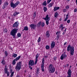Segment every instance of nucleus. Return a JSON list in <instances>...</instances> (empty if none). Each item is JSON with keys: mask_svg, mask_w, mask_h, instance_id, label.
Instances as JSON below:
<instances>
[{"mask_svg": "<svg viewBox=\"0 0 77 77\" xmlns=\"http://www.w3.org/2000/svg\"><path fill=\"white\" fill-rule=\"evenodd\" d=\"M41 26L42 27H44V26H45V24H44V23H42L41 24Z\"/></svg>", "mask_w": 77, "mask_h": 77, "instance_id": "37998d69", "label": "nucleus"}, {"mask_svg": "<svg viewBox=\"0 0 77 77\" xmlns=\"http://www.w3.org/2000/svg\"><path fill=\"white\" fill-rule=\"evenodd\" d=\"M51 0H48L47 1V4H48L50 3V2H51Z\"/></svg>", "mask_w": 77, "mask_h": 77, "instance_id": "58836bf2", "label": "nucleus"}, {"mask_svg": "<svg viewBox=\"0 0 77 77\" xmlns=\"http://www.w3.org/2000/svg\"><path fill=\"white\" fill-rule=\"evenodd\" d=\"M17 56V54H15L13 55L14 57H16Z\"/></svg>", "mask_w": 77, "mask_h": 77, "instance_id": "79ce46f5", "label": "nucleus"}, {"mask_svg": "<svg viewBox=\"0 0 77 77\" xmlns=\"http://www.w3.org/2000/svg\"><path fill=\"white\" fill-rule=\"evenodd\" d=\"M47 57H48L47 56H45V58H47Z\"/></svg>", "mask_w": 77, "mask_h": 77, "instance_id": "bf43d9fd", "label": "nucleus"}, {"mask_svg": "<svg viewBox=\"0 0 77 77\" xmlns=\"http://www.w3.org/2000/svg\"><path fill=\"white\" fill-rule=\"evenodd\" d=\"M18 30V29H14L11 31L10 35L13 36V38H15L16 33H17V31Z\"/></svg>", "mask_w": 77, "mask_h": 77, "instance_id": "f03ea898", "label": "nucleus"}, {"mask_svg": "<svg viewBox=\"0 0 77 77\" xmlns=\"http://www.w3.org/2000/svg\"><path fill=\"white\" fill-rule=\"evenodd\" d=\"M30 69H32V67H31L30 68Z\"/></svg>", "mask_w": 77, "mask_h": 77, "instance_id": "69168bd1", "label": "nucleus"}, {"mask_svg": "<svg viewBox=\"0 0 77 77\" xmlns=\"http://www.w3.org/2000/svg\"><path fill=\"white\" fill-rule=\"evenodd\" d=\"M17 36L18 37H21V34H20V33H18L17 34Z\"/></svg>", "mask_w": 77, "mask_h": 77, "instance_id": "4c0bfd02", "label": "nucleus"}, {"mask_svg": "<svg viewBox=\"0 0 77 77\" xmlns=\"http://www.w3.org/2000/svg\"><path fill=\"white\" fill-rule=\"evenodd\" d=\"M14 74V72H12V73L11 74V75L10 76V77H13Z\"/></svg>", "mask_w": 77, "mask_h": 77, "instance_id": "f704fd0d", "label": "nucleus"}, {"mask_svg": "<svg viewBox=\"0 0 77 77\" xmlns=\"http://www.w3.org/2000/svg\"><path fill=\"white\" fill-rule=\"evenodd\" d=\"M69 6H68V5H67L65 7V8L66 9H69Z\"/></svg>", "mask_w": 77, "mask_h": 77, "instance_id": "c03bdc74", "label": "nucleus"}, {"mask_svg": "<svg viewBox=\"0 0 77 77\" xmlns=\"http://www.w3.org/2000/svg\"><path fill=\"white\" fill-rule=\"evenodd\" d=\"M41 25V22H39L38 23L37 25V27H40Z\"/></svg>", "mask_w": 77, "mask_h": 77, "instance_id": "a878e982", "label": "nucleus"}, {"mask_svg": "<svg viewBox=\"0 0 77 77\" xmlns=\"http://www.w3.org/2000/svg\"><path fill=\"white\" fill-rule=\"evenodd\" d=\"M55 68L53 67L52 64H51L49 66V71L50 73H54L55 71Z\"/></svg>", "mask_w": 77, "mask_h": 77, "instance_id": "7ed1b4c3", "label": "nucleus"}, {"mask_svg": "<svg viewBox=\"0 0 77 77\" xmlns=\"http://www.w3.org/2000/svg\"><path fill=\"white\" fill-rule=\"evenodd\" d=\"M55 74H57V72H55Z\"/></svg>", "mask_w": 77, "mask_h": 77, "instance_id": "774afa93", "label": "nucleus"}, {"mask_svg": "<svg viewBox=\"0 0 77 77\" xmlns=\"http://www.w3.org/2000/svg\"><path fill=\"white\" fill-rule=\"evenodd\" d=\"M5 8H6V6L4 4V5H3V7H2V9H5Z\"/></svg>", "mask_w": 77, "mask_h": 77, "instance_id": "de8ad7c7", "label": "nucleus"}, {"mask_svg": "<svg viewBox=\"0 0 77 77\" xmlns=\"http://www.w3.org/2000/svg\"><path fill=\"white\" fill-rule=\"evenodd\" d=\"M12 72V69H11V73Z\"/></svg>", "mask_w": 77, "mask_h": 77, "instance_id": "680f3d73", "label": "nucleus"}, {"mask_svg": "<svg viewBox=\"0 0 77 77\" xmlns=\"http://www.w3.org/2000/svg\"><path fill=\"white\" fill-rule=\"evenodd\" d=\"M55 42H52L51 44V48H53L54 47H55Z\"/></svg>", "mask_w": 77, "mask_h": 77, "instance_id": "ddd939ff", "label": "nucleus"}, {"mask_svg": "<svg viewBox=\"0 0 77 77\" xmlns=\"http://www.w3.org/2000/svg\"><path fill=\"white\" fill-rule=\"evenodd\" d=\"M42 5L43 6H46L47 5V3H46V1H45L43 3Z\"/></svg>", "mask_w": 77, "mask_h": 77, "instance_id": "2f4dec72", "label": "nucleus"}, {"mask_svg": "<svg viewBox=\"0 0 77 77\" xmlns=\"http://www.w3.org/2000/svg\"><path fill=\"white\" fill-rule=\"evenodd\" d=\"M37 72H39V69H37Z\"/></svg>", "mask_w": 77, "mask_h": 77, "instance_id": "864d4df0", "label": "nucleus"}, {"mask_svg": "<svg viewBox=\"0 0 77 77\" xmlns=\"http://www.w3.org/2000/svg\"><path fill=\"white\" fill-rule=\"evenodd\" d=\"M4 58L3 59V60H2V61L1 62V63H2L3 65H5V63H6V62H5V61L4 60Z\"/></svg>", "mask_w": 77, "mask_h": 77, "instance_id": "5701e85b", "label": "nucleus"}, {"mask_svg": "<svg viewBox=\"0 0 77 77\" xmlns=\"http://www.w3.org/2000/svg\"><path fill=\"white\" fill-rule=\"evenodd\" d=\"M20 57H21V56H19L18 57H17L16 59H14L15 60V61H17V60H19V59H20Z\"/></svg>", "mask_w": 77, "mask_h": 77, "instance_id": "412c9836", "label": "nucleus"}, {"mask_svg": "<svg viewBox=\"0 0 77 77\" xmlns=\"http://www.w3.org/2000/svg\"><path fill=\"white\" fill-rule=\"evenodd\" d=\"M63 12H66V9H64L63 10Z\"/></svg>", "mask_w": 77, "mask_h": 77, "instance_id": "49530a36", "label": "nucleus"}, {"mask_svg": "<svg viewBox=\"0 0 77 77\" xmlns=\"http://www.w3.org/2000/svg\"><path fill=\"white\" fill-rule=\"evenodd\" d=\"M67 43V42H66L65 43H64V45H65Z\"/></svg>", "mask_w": 77, "mask_h": 77, "instance_id": "4d7b16f0", "label": "nucleus"}, {"mask_svg": "<svg viewBox=\"0 0 77 77\" xmlns=\"http://www.w3.org/2000/svg\"><path fill=\"white\" fill-rule=\"evenodd\" d=\"M66 67H68L69 66V64H68V63H66Z\"/></svg>", "mask_w": 77, "mask_h": 77, "instance_id": "09e8293b", "label": "nucleus"}, {"mask_svg": "<svg viewBox=\"0 0 77 77\" xmlns=\"http://www.w3.org/2000/svg\"><path fill=\"white\" fill-rule=\"evenodd\" d=\"M54 4V3L53 2H52L51 3L49 4L48 5V7L49 8H51V7H52V6H53V5Z\"/></svg>", "mask_w": 77, "mask_h": 77, "instance_id": "a211bd4d", "label": "nucleus"}, {"mask_svg": "<svg viewBox=\"0 0 77 77\" xmlns=\"http://www.w3.org/2000/svg\"><path fill=\"white\" fill-rule=\"evenodd\" d=\"M4 31L5 32H6V33H7V32H8V30L6 29H4Z\"/></svg>", "mask_w": 77, "mask_h": 77, "instance_id": "a18cd8bd", "label": "nucleus"}, {"mask_svg": "<svg viewBox=\"0 0 77 77\" xmlns=\"http://www.w3.org/2000/svg\"><path fill=\"white\" fill-rule=\"evenodd\" d=\"M15 59H14V60H13V62H12V63L13 65H15V63H16V62H15Z\"/></svg>", "mask_w": 77, "mask_h": 77, "instance_id": "e433bc0d", "label": "nucleus"}, {"mask_svg": "<svg viewBox=\"0 0 77 77\" xmlns=\"http://www.w3.org/2000/svg\"><path fill=\"white\" fill-rule=\"evenodd\" d=\"M45 48L46 50H48L50 48V46L49 45H47L45 47Z\"/></svg>", "mask_w": 77, "mask_h": 77, "instance_id": "72a5a7b5", "label": "nucleus"}, {"mask_svg": "<svg viewBox=\"0 0 77 77\" xmlns=\"http://www.w3.org/2000/svg\"><path fill=\"white\" fill-rule=\"evenodd\" d=\"M42 19L45 20V21L50 20V18L48 17V14L46 15L45 17H43Z\"/></svg>", "mask_w": 77, "mask_h": 77, "instance_id": "9d476101", "label": "nucleus"}, {"mask_svg": "<svg viewBox=\"0 0 77 77\" xmlns=\"http://www.w3.org/2000/svg\"><path fill=\"white\" fill-rule=\"evenodd\" d=\"M66 29H65L64 30V32L65 33H66Z\"/></svg>", "mask_w": 77, "mask_h": 77, "instance_id": "6e6d98bb", "label": "nucleus"}, {"mask_svg": "<svg viewBox=\"0 0 77 77\" xmlns=\"http://www.w3.org/2000/svg\"><path fill=\"white\" fill-rule=\"evenodd\" d=\"M19 4H20V2H17L15 4L13 2H11L10 4V5L11 7L13 8V9H14V8H16Z\"/></svg>", "mask_w": 77, "mask_h": 77, "instance_id": "39448f33", "label": "nucleus"}, {"mask_svg": "<svg viewBox=\"0 0 77 77\" xmlns=\"http://www.w3.org/2000/svg\"><path fill=\"white\" fill-rule=\"evenodd\" d=\"M19 23L18 22H15L13 25V27H17L18 26Z\"/></svg>", "mask_w": 77, "mask_h": 77, "instance_id": "1a4fd4ad", "label": "nucleus"}, {"mask_svg": "<svg viewBox=\"0 0 77 77\" xmlns=\"http://www.w3.org/2000/svg\"><path fill=\"white\" fill-rule=\"evenodd\" d=\"M4 54L5 56H6V57H7V56H8V52H7L6 51H5Z\"/></svg>", "mask_w": 77, "mask_h": 77, "instance_id": "bb28decb", "label": "nucleus"}, {"mask_svg": "<svg viewBox=\"0 0 77 77\" xmlns=\"http://www.w3.org/2000/svg\"><path fill=\"white\" fill-rule=\"evenodd\" d=\"M4 71L5 73L8 72V68H6V66L5 67L4 69Z\"/></svg>", "mask_w": 77, "mask_h": 77, "instance_id": "c85d7f7f", "label": "nucleus"}, {"mask_svg": "<svg viewBox=\"0 0 77 77\" xmlns=\"http://www.w3.org/2000/svg\"><path fill=\"white\" fill-rule=\"evenodd\" d=\"M41 41V38L40 37H39L38 38V42H40V41Z\"/></svg>", "mask_w": 77, "mask_h": 77, "instance_id": "a19ab883", "label": "nucleus"}, {"mask_svg": "<svg viewBox=\"0 0 77 77\" xmlns=\"http://www.w3.org/2000/svg\"><path fill=\"white\" fill-rule=\"evenodd\" d=\"M67 51L68 52H69V51H70V54L73 56L74 51V47L73 46L71 47L70 45H69L67 47Z\"/></svg>", "mask_w": 77, "mask_h": 77, "instance_id": "f257e3e1", "label": "nucleus"}, {"mask_svg": "<svg viewBox=\"0 0 77 77\" xmlns=\"http://www.w3.org/2000/svg\"><path fill=\"white\" fill-rule=\"evenodd\" d=\"M71 66H70V68H69V69H71Z\"/></svg>", "mask_w": 77, "mask_h": 77, "instance_id": "0e129e2a", "label": "nucleus"}, {"mask_svg": "<svg viewBox=\"0 0 77 77\" xmlns=\"http://www.w3.org/2000/svg\"><path fill=\"white\" fill-rule=\"evenodd\" d=\"M22 65L21 61L17 63L15 67L16 70H18V71L20 70V69L21 68V66H22Z\"/></svg>", "mask_w": 77, "mask_h": 77, "instance_id": "20e7f679", "label": "nucleus"}, {"mask_svg": "<svg viewBox=\"0 0 77 77\" xmlns=\"http://www.w3.org/2000/svg\"><path fill=\"white\" fill-rule=\"evenodd\" d=\"M66 54H62L60 57V59L61 60H63V59H65V58L66 57Z\"/></svg>", "mask_w": 77, "mask_h": 77, "instance_id": "9b49d317", "label": "nucleus"}, {"mask_svg": "<svg viewBox=\"0 0 77 77\" xmlns=\"http://www.w3.org/2000/svg\"><path fill=\"white\" fill-rule=\"evenodd\" d=\"M71 73H72V71H71V69H69L68 70V72H67L68 76L71 77Z\"/></svg>", "mask_w": 77, "mask_h": 77, "instance_id": "f8f14e48", "label": "nucleus"}, {"mask_svg": "<svg viewBox=\"0 0 77 77\" xmlns=\"http://www.w3.org/2000/svg\"><path fill=\"white\" fill-rule=\"evenodd\" d=\"M49 21L50 20H46V23L47 25H48V24H49Z\"/></svg>", "mask_w": 77, "mask_h": 77, "instance_id": "c9c22d12", "label": "nucleus"}, {"mask_svg": "<svg viewBox=\"0 0 77 77\" xmlns=\"http://www.w3.org/2000/svg\"><path fill=\"white\" fill-rule=\"evenodd\" d=\"M68 17V14H67L66 15V17Z\"/></svg>", "mask_w": 77, "mask_h": 77, "instance_id": "e2e57ef3", "label": "nucleus"}, {"mask_svg": "<svg viewBox=\"0 0 77 77\" xmlns=\"http://www.w3.org/2000/svg\"><path fill=\"white\" fill-rule=\"evenodd\" d=\"M33 16L34 18H35L36 17V12H34L33 13Z\"/></svg>", "mask_w": 77, "mask_h": 77, "instance_id": "7c9ffc66", "label": "nucleus"}, {"mask_svg": "<svg viewBox=\"0 0 77 77\" xmlns=\"http://www.w3.org/2000/svg\"><path fill=\"white\" fill-rule=\"evenodd\" d=\"M39 57V54L37 53L35 56V65L38 62V58Z\"/></svg>", "mask_w": 77, "mask_h": 77, "instance_id": "0eeeda50", "label": "nucleus"}, {"mask_svg": "<svg viewBox=\"0 0 77 77\" xmlns=\"http://www.w3.org/2000/svg\"><path fill=\"white\" fill-rule=\"evenodd\" d=\"M58 15V13H57V12H56V13H55V14L54 15V18H56V17H57Z\"/></svg>", "mask_w": 77, "mask_h": 77, "instance_id": "cd10ccee", "label": "nucleus"}, {"mask_svg": "<svg viewBox=\"0 0 77 77\" xmlns=\"http://www.w3.org/2000/svg\"><path fill=\"white\" fill-rule=\"evenodd\" d=\"M63 24H61L59 26V29H61V30H63V29H64L65 27H63Z\"/></svg>", "mask_w": 77, "mask_h": 77, "instance_id": "dca6fc26", "label": "nucleus"}, {"mask_svg": "<svg viewBox=\"0 0 77 77\" xmlns=\"http://www.w3.org/2000/svg\"><path fill=\"white\" fill-rule=\"evenodd\" d=\"M5 73L7 74V77H9V75H10V72H9V71L6 72Z\"/></svg>", "mask_w": 77, "mask_h": 77, "instance_id": "c756f323", "label": "nucleus"}, {"mask_svg": "<svg viewBox=\"0 0 77 77\" xmlns=\"http://www.w3.org/2000/svg\"><path fill=\"white\" fill-rule=\"evenodd\" d=\"M60 21H62V19L60 18Z\"/></svg>", "mask_w": 77, "mask_h": 77, "instance_id": "052dcab7", "label": "nucleus"}, {"mask_svg": "<svg viewBox=\"0 0 77 77\" xmlns=\"http://www.w3.org/2000/svg\"><path fill=\"white\" fill-rule=\"evenodd\" d=\"M29 30V28L27 26H25L23 29V31H24V30H26V31H27Z\"/></svg>", "mask_w": 77, "mask_h": 77, "instance_id": "f3484780", "label": "nucleus"}, {"mask_svg": "<svg viewBox=\"0 0 77 77\" xmlns=\"http://www.w3.org/2000/svg\"><path fill=\"white\" fill-rule=\"evenodd\" d=\"M29 27L31 29H35L36 27V25L34 24H31L29 25Z\"/></svg>", "mask_w": 77, "mask_h": 77, "instance_id": "423d86ee", "label": "nucleus"}, {"mask_svg": "<svg viewBox=\"0 0 77 77\" xmlns=\"http://www.w3.org/2000/svg\"><path fill=\"white\" fill-rule=\"evenodd\" d=\"M4 5L6 6H7L8 5H9V3H8V2L7 1L5 2Z\"/></svg>", "mask_w": 77, "mask_h": 77, "instance_id": "393cba45", "label": "nucleus"}, {"mask_svg": "<svg viewBox=\"0 0 77 77\" xmlns=\"http://www.w3.org/2000/svg\"><path fill=\"white\" fill-rule=\"evenodd\" d=\"M67 23H70V20H68L67 21Z\"/></svg>", "mask_w": 77, "mask_h": 77, "instance_id": "3c124183", "label": "nucleus"}, {"mask_svg": "<svg viewBox=\"0 0 77 77\" xmlns=\"http://www.w3.org/2000/svg\"><path fill=\"white\" fill-rule=\"evenodd\" d=\"M34 61L33 60H31L29 62V65H31V66H33V65H34Z\"/></svg>", "mask_w": 77, "mask_h": 77, "instance_id": "6e6552de", "label": "nucleus"}, {"mask_svg": "<svg viewBox=\"0 0 77 77\" xmlns=\"http://www.w3.org/2000/svg\"><path fill=\"white\" fill-rule=\"evenodd\" d=\"M43 10L44 11V12H46L47 10V8L46 7H44Z\"/></svg>", "mask_w": 77, "mask_h": 77, "instance_id": "473e14b6", "label": "nucleus"}, {"mask_svg": "<svg viewBox=\"0 0 77 77\" xmlns=\"http://www.w3.org/2000/svg\"><path fill=\"white\" fill-rule=\"evenodd\" d=\"M77 11V8H75L74 10V12H76Z\"/></svg>", "mask_w": 77, "mask_h": 77, "instance_id": "8fccbe9b", "label": "nucleus"}, {"mask_svg": "<svg viewBox=\"0 0 77 77\" xmlns=\"http://www.w3.org/2000/svg\"><path fill=\"white\" fill-rule=\"evenodd\" d=\"M45 60L44 58H43L42 61V65H44V63L45 62Z\"/></svg>", "mask_w": 77, "mask_h": 77, "instance_id": "4be33fe9", "label": "nucleus"}, {"mask_svg": "<svg viewBox=\"0 0 77 77\" xmlns=\"http://www.w3.org/2000/svg\"><path fill=\"white\" fill-rule=\"evenodd\" d=\"M2 3V0H0V5H1V4Z\"/></svg>", "mask_w": 77, "mask_h": 77, "instance_id": "603ef678", "label": "nucleus"}, {"mask_svg": "<svg viewBox=\"0 0 77 77\" xmlns=\"http://www.w3.org/2000/svg\"><path fill=\"white\" fill-rule=\"evenodd\" d=\"M59 33H60V32H57L56 33V35H57V40H58V39H59Z\"/></svg>", "mask_w": 77, "mask_h": 77, "instance_id": "aec40b11", "label": "nucleus"}, {"mask_svg": "<svg viewBox=\"0 0 77 77\" xmlns=\"http://www.w3.org/2000/svg\"><path fill=\"white\" fill-rule=\"evenodd\" d=\"M68 17H66L65 19L64 20V21H67V20H68Z\"/></svg>", "mask_w": 77, "mask_h": 77, "instance_id": "ea45409f", "label": "nucleus"}, {"mask_svg": "<svg viewBox=\"0 0 77 77\" xmlns=\"http://www.w3.org/2000/svg\"><path fill=\"white\" fill-rule=\"evenodd\" d=\"M59 8H60L59 7H54V12H55V11H57V10H59Z\"/></svg>", "mask_w": 77, "mask_h": 77, "instance_id": "2eb2a0df", "label": "nucleus"}, {"mask_svg": "<svg viewBox=\"0 0 77 77\" xmlns=\"http://www.w3.org/2000/svg\"><path fill=\"white\" fill-rule=\"evenodd\" d=\"M46 36L47 38H49L50 37V33L49 32V31H47L45 33Z\"/></svg>", "mask_w": 77, "mask_h": 77, "instance_id": "4468645a", "label": "nucleus"}, {"mask_svg": "<svg viewBox=\"0 0 77 77\" xmlns=\"http://www.w3.org/2000/svg\"><path fill=\"white\" fill-rule=\"evenodd\" d=\"M56 57H54V60L55 61H56Z\"/></svg>", "mask_w": 77, "mask_h": 77, "instance_id": "5fc2aeb1", "label": "nucleus"}, {"mask_svg": "<svg viewBox=\"0 0 77 77\" xmlns=\"http://www.w3.org/2000/svg\"><path fill=\"white\" fill-rule=\"evenodd\" d=\"M65 32H63V35H65Z\"/></svg>", "mask_w": 77, "mask_h": 77, "instance_id": "13d9d810", "label": "nucleus"}, {"mask_svg": "<svg viewBox=\"0 0 77 77\" xmlns=\"http://www.w3.org/2000/svg\"><path fill=\"white\" fill-rule=\"evenodd\" d=\"M20 14V13L19 12H14V14H13V16H14V17H15V16H17V15H18V14Z\"/></svg>", "mask_w": 77, "mask_h": 77, "instance_id": "6ab92c4d", "label": "nucleus"}, {"mask_svg": "<svg viewBox=\"0 0 77 77\" xmlns=\"http://www.w3.org/2000/svg\"><path fill=\"white\" fill-rule=\"evenodd\" d=\"M44 65H42L41 66V68H42V71H43V72H44Z\"/></svg>", "mask_w": 77, "mask_h": 77, "instance_id": "b1692460", "label": "nucleus"}, {"mask_svg": "<svg viewBox=\"0 0 77 77\" xmlns=\"http://www.w3.org/2000/svg\"><path fill=\"white\" fill-rule=\"evenodd\" d=\"M31 67V66H29V68H30Z\"/></svg>", "mask_w": 77, "mask_h": 77, "instance_id": "338daca9", "label": "nucleus"}]
</instances>
